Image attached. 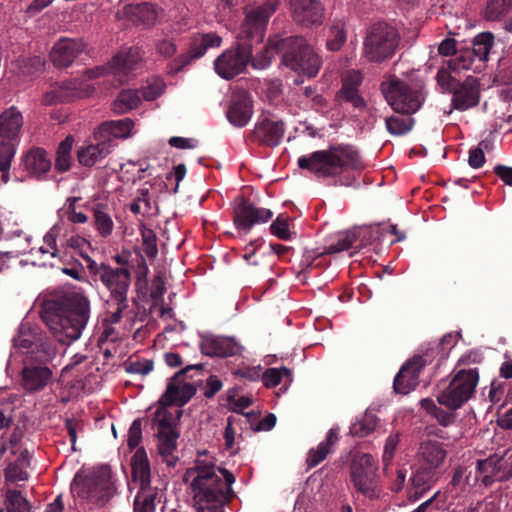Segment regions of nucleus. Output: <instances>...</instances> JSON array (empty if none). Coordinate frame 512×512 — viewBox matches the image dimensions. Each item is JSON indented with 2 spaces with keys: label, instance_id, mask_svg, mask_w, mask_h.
I'll return each instance as SVG.
<instances>
[{
  "label": "nucleus",
  "instance_id": "nucleus-62",
  "mask_svg": "<svg viewBox=\"0 0 512 512\" xmlns=\"http://www.w3.org/2000/svg\"><path fill=\"white\" fill-rule=\"evenodd\" d=\"M142 440V420L140 418L135 419L127 435V445L132 450L138 447Z\"/></svg>",
  "mask_w": 512,
  "mask_h": 512
},
{
  "label": "nucleus",
  "instance_id": "nucleus-53",
  "mask_svg": "<svg viewBox=\"0 0 512 512\" xmlns=\"http://www.w3.org/2000/svg\"><path fill=\"white\" fill-rule=\"evenodd\" d=\"M131 268L136 276V286L139 289L146 288L148 285V266L145 262V258H133Z\"/></svg>",
  "mask_w": 512,
  "mask_h": 512
},
{
  "label": "nucleus",
  "instance_id": "nucleus-25",
  "mask_svg": "<svg viewBox=\"0 0 512 512\" xmlns=\"http://www.w3.org/2000/svg\"><path fill=\"white\" fill-rule=\"evenodd\" d=\"M363 81L360 71L352 70L347 72L342 80V87L337 93V98L350 103L354 108L364 109L366 102L359 94V86Z\"/></svg>",
  "mask_w": 512,
  "mask_h": 512
},
{
  "label": "nucleus",
  "instance_id": "nucleus-60",
  "mask_svg": "<svg viewBox=\"0 0 512 512\" xmlns=\"http://www.w3.org/2000/svg\"><path fill=\"white\" fill-rule=\"evenodd\" d=\"M328 265L327 262H323V258H305V260L301 259L299 267L300 270L297 271V277L301 276L303 279H306L309 274L316 268L323 267Z\"/></svg>",
  "mask_w": 512,
  "mask_h": 512
},
{
  "label": "nucleus",
  "instance_id": "nucleus-29",
  "mask_svg": "<svg viewBox=\"0 0 512 512\" xmlns=\"http://www.w3.org/2000/svg\"><path fill=\"white\" fill-rule=\"evenodd\" d=\"M438 480V473L432 468L421 466L410 479L409 499L416 501L430 490Z\"/></svg>",
  "mask_w": 512,
  "mask_h": 512
},
{
  "label": "nucleus",
  "instance_id": "nucleus-23",
  "mask_svg": "<svg viewBox=\"0 0 512 512\" xmlns=\"http://www.w3.org/2000/svg\"><path fill=\"white\" fill-rule=\"evenodd\" d=\"M252 114L253 104L250 94L243 89L234 91L227 111L229 122L234 126L244 127L250 121Z\"/></svg>",
  "mask_w": 512,
  "mask_h": 512
},
{
  "label": "nucleus",
  "instance_id": "nucleus-64",
  "mask_svg": "<svg viewBox=\"0 0 512 512\" xmlns=\"http://www.w3.org/2000/svg\"><path fill=\"white\" fill-rule=\"evenodd\" d=\"M332 37L327 41V48L330 51H338L346 42V33L338 26L331 28Z\"/></svg>",
  "mask_w": 512,
  "mask_h": 512
},
{
  "label": "nucleus",
  "instance_id": "nucleus-50",
  "mask_svg": "<svg viewBox=\"0 0 512 512\" xmlns=\"http://www.w3.org/2000/svg\"><path fill=\"white\" fill-rule=\"evenodd\" d=\"M512 10V0H489L485 16L488 20H499Z\"/></svg>",
  "mask_w": 512,
  "mask_h": 512
},
{
  "label": "nucleus",
  "instance_id": "nucleus-7",
  "mask_svg": "<svg viewBox=\"0 0 512 512\" xmlns=\"http://www.w3.org/2000/svg\"><path fill=\"white\" fill-rule=\"evenodd\" d=\"M274 51L281 55L282 63L291 70L315 77L321 67V59L303 37L290 36L269 39L265 54Z\"/></svg>",
  "mask_w": 512,
  "mask_h": 512
},
{
  "label": "nucleus",
  "instance_id": "nucleus-24",
  "mask_svg": "<svg viewBox=\"0 0 512 512\" xmlns=\"http://www.w3.org/2000/svg\"><path fill=\"white\" fill-rule=\"evenodd\" d=\"M200 349L206 356L228 357L239 354L241 347L231 338L207 335L202 338Z\"/></svg>",
  "mask_w": 512,
  "mask_h": 512
},
{
  "label": "nucleus",
  "instance_id": "nucleus-37",
  "mask_svg": "<svg viewBox=\"0 0 512 512\" xmlns=\"http://www.w3.org/2000/svg\"><path fill=\"white\" fill-rule=\"evenodd\" d=\"M156 436L158 438V450L160 455L168 466L174 467L178 461V457L173 455V452L177 448V439L179 438L178 430H170L164 433H158V431H156Z\"/></svg>",
  "mask_w": 512,
  "mask_h": 512
},
{
  "label": "nucleus",
  "instance_id": "nucleus-46",
  "mask_svg": "<svg viewBox=\"0 0 512 512\" xmlns=\"http://www.w3.org/2000/svg\"><path fill=\"white\" fill-rule=\"evenodd\" d=\"M39 340L29 327L21 325L18 334L13 338V345L16 350L26 355L39 343Z\"/></svg>",
  "mask_w": 512,
  "mask_h": 512
},
{
  "label": "nucleus",
  "instance_id": "nucleus-12",
  "mask_svg": "<svg viewBox=\"0 0 512 512\" xmlns=\"http://www.w3.org/2000/svg\"><path fill=\"white\" fill-rule=\"evenodd\" d=\"M350 482L354 491L369 500L380 497L378 464L370 454L356 456L350 465Z\"/></svg>",
  "mask_w": 512,
  "mask_h": 512
},
{
  "label": "nucleus",
  "instance_id": "nucleus-18",
  "mask_svg": "<svg viewBox=\"0 0 512 512\" xmlns=\"http://www.w3.org/2000/svg\"><path fill=\"white\" fill-rule=\"evenodd\" d=\"M293 20L306 27L321 25L324 8L319 0H289Z\"/></svg>",
  "mask_w": 512,
  "mask_h": 512
},
{
  "label": "nucleus",
  "instance_id": "nucleus-9",
  "mask_svg": "<svg viewBox=\"0 0 512 512\" xmlns=\"http://www.w3.org/2000/svg\"><path fill=\"white\" fill-rule=\"evenodd\" d=\"M121 267L111 268L101 264L96 274L110 291L107 305L113 310L109 311L107 320L110 323H118L122 313L128 308L127 293L131 282V271L128 268L129 258H115Z\"/></svg>",
  "mask_w": 512,
  "mask_h": 512
},
{
  "label": "nucleus",
  "instance_id": "nucleus-55",
  "mask_svg": "<svg viewBox=\"0 0 512 512\" xmlns=\"http://www.w3.org/2000/svg\"><path fill=\"white\" fill-rule=\"evenodd\" d=\"M4 475L7 481H25L28 479V473L25 471V466L20 464L19 461L9 462L4 470Z\"/></svg>",
  "mask_w": 512,
  "mask_h": 512
},
{
  "label": "nucleus",
  "instance_id": "nucleus-35",
  "mask_svg": "<svg viewBox=\"0 0 512 512\" xmlns=\"http://www.w3.org/2000/svg\"><path fill=\"white\" fill-rule=\"evenodd\" d=\"M56 355V348L48 341L39 340V343L24 357V365L47 366Z\"/></svg>",
  "mask_w": 512,
  "mask_h": 512
},
{
  "label": "nucleus",
  "instance_id": "nucleus-59",
  "mask_svg": "<svg viewBox=\"0 0 512 512\" xmlns=\"http://www.w3.org/2000/svg\"><path fill=\"white\" fill-rule=\"evenodd\" d=\"M193 57L187 51L186 53L180 54L176 58H174L171 62L167 64L166 70L169 75H176L181 72L186 66H188L192 61Z\"/></svg>",
  "mask_w": 512,
  "mask_h": 512
},
{
  "label": "nucleus",
  "instance_id": "nucleus-47",
  "mask_svg": "<svg viewBox=\"0 0 512 512\" xmlns=\"http://www.w3.org/2000/svg\"><path fill=\"white\" fill-rule=\"evenodd\" d=\"M378 418L371 412H365L363 417L352 424L350 433L354 437L364 438L371 434L377 426Z\"/></svg>",
  "mask_w": 512,
  "mask_h": 512
},
{
  "label": "nucleus",
  "instance_id": "nucleus-5",
  "mask_svg": "<svg viewBox=\"0 0 512 512\" xmlns=\"http://www.w3.org/2000/svg\"><path fill=\"white\" fill-rule=\"evenodd\" d=\"M70 488L73 496L86 504L89 510L105 506L115 493L112 472L107 465L78 471Z\"/></svg>",
  "mask_w": 512,
  "mask_h": 512
},
{
  "label": "nucleus",
  "instance_id": "nucleus-1",
  "mask_svg": "<svg viewBox=\"0 0 512 512\" xmlns=\"http://www.w3.org/2000/svg\"><path fill=\"white\" fill-rule=\"evenodd\" d=\"M40 301V316L59 343L69 345L80 338L90 317V301L80 289L49 290Z\"/></svg>",
  "mask_w": 512,
  "mask_h": 512
},
{
  "label": "nucleus",
  "instance_id": "nucleus-58",
  "mask_svg": "<svg viewBox=\"0 0 512 512\" xmlns=\"http://www.w3.org/2000/svg\"><path fill=\"white\" fill-rule=\"evenodd\" d=\"M400 436L398 433L391 434L388 436L385 442L384 451L382 455V461L385 467L389 466L395 455L397 446L399 444Z\"/></svg>",
  "mask_w": 512,
  "mask_h": 512
},
{
  "label": "nucleus",
  "instance_id": "nucleus-31",
  "mask_svg": "<svg viewBox=\"0 0 512 512\" xmlns=\"http://www.w3.org/2000/svg\"><path fill=\"white\" fill-rule=\"evenodd\" d=\"M131 469L133 481L139 483L140 489L152 488L150 464L144 448H138L132 456Z\"/></svg>",
  "mask_w": 512,
  "mask_h": 512
},
{
  "label": "nucleus",
  "instance_id": "nucleus-63",
  "mask_svg": "<svg viewBox=\"0 0 512 512\" xmlns=\"http://www.w3.org/2000/svg\"><path fill=\"white\" fill-rule=\"evenodd\" d=\"M156 53L163 58H171L177 53V45L171 39H161L155 44Z\"/></svg>",
  "mask_w": 512,
  "mask_h": 512
},
{
  "label": "nucleus",
  "instance_id": "nucleus-15",
  "mask_svg": "<svg viewBox=\"0 0 512 512\" xmlns=\"http://www.w3.org/2000/svg\"><path fill=\"white\" fill-rule=\"evenodd\" d=\"M277 3L267 1L254 8L245 9V19L241 24L239 40L246 41L256 39L262 41L268 20L276 11Z\"/></svg>",
  "mask_w": 512,
  "mask_h": 512
},
{
  "label": "nucleus",
  "instance_id": "nucleus-4",
  "mask_svg": "<svg viewBox=\"0 0 512 512\" xmlns=\"http://www.w3.org/2000/svg\"><path fill=\"white\" fill-rule=\"evenodd\" d=\"M298 167L317 178L337 177L345 171L363 167L358 151L351 145H331L298 158Z\"/></svg>",
  "mask_w": 512,
  "mask_h": 512
},
{
  "label": "nucleus",
  "instance_id": "nucleus-8",
  "mask_svg": "<svg viewBox=\"0 0 512 512\" xmlns=\"http://www.w3.org/2000/svg\"><path fill=\"white\" fill-rule=\"evenodd\" d=\"M456 337L449 333L444 335L440 342L431 344L421 354L414 355L409 359L397 373L393 387L397 393L408 394L419 383V376L422 370L430 365L436 358L437 366H440L447 359L448 351L456 344Z\"/></svg>",
  "mask_w": 512,
  "mask_h": 512
},
{
  "label": "nucleus",
  "instance_id": "nucleus-51",
  "mask_svg": "<svg viewBox=\"0 0 512 512\" xmlns=\"http://www.w3.org/2000/svg\"><path fill=\"white\" fill-rule=\"evenodd\" d=\"M455 58L448 61V66L453 71L469 70L475 61L470 48H462L454 54Z\"/></svg>",
  "mask_w": 512,
  "mask_h": 512
},
{
  "label": "nucleus",
  "instance_id": "nucleus-34",
  "mask_svg": "<svg viewBox=\"0 0 512 512\" xmlns=\"http://www.w3.org/2000/svg\"><path fill=\"white\" fill-rule=\"evenodd\" d=\"M419 455L425 462V467L436 470L443 463L447 453L441 443L428 440L421 443Z\"/></svg>",
  "mask_w": 512,
  "mask_h": 512
},
{
  "label": "nucleus",
  "instance_id": "nucleus-10",
  "mask_svg": "<svg viewBox=\"0 0 512 512\" xmlns=\"http://www.w3.org/2000/svg\"><path fill=\"white\" fill-rule=\"evenodd\" d=\"M24 124L22 113L11 106L0 114V182L10 181V169Z\"/></svg>",
  "mask_w": 512,
  "mask_h": 512
},
{
  "label": "nucleus",
  "instance_id": "nucleus-28",
  "mask_svg": "<svg viewBox=\"0 0 512 512\" xmlns=\"http://www.w3.org/2000/svg\"><path fill=\"white\" fill-rule=\"evenodd\" d=\"M25 170L36 177L48 173L51 169V160L45 149L33 147L21 157Z\"/></svg>",
  "mask_w": 512,
  "mask_h": 512
},
{
  "label": "nucleus",
  "instance_id": "nucleus-42",
  "mask_svg": "<svg viewBox=\"0 0 512 512\" xmlns=\"http://www.w3.org/2000/svg\"><path fill=\"white\" fill-rule=\"evenodd\" d=\"M74 143V137L67 135L58 145L55 159V169L58 172H66L71 167V150Z\"/></svg>",
  "mask_w": 512,
  "mask_h": 512
},
{
  "label": "nucleus",
  "instance_id": "nucleus-33",
  "mask_svg": "<svg viewBox=\"0 0 512 512\" xmlns=\"http://www.w3.org/2000/svg\"><path fill=\"white\" fill-rule=\"evenodd\" d=\"M222 44V38L215 32L197 33L191 37L188 48L193 59L201 58L210 48H218Z\"/></svg>",
  "mask_w": 512,
  "mask_h": 512
},
{
  "label": "nucleus",
  "instance_id": "nucleus-21",
  "mask_svg": "<svg viewBox=\"0 0 512 512\" xmlns=\"http://www.w3.org/2000/svg\"><path fill=\"white\" fill-rule=\"evenodd\" d=\"M285 133V123L281 120L264 118L257 122L251 132L250 139L259 145L276 147Z\"/></svg>",
  "mask_w": 512,
  "mask_h": 512
},
{
  "label": "nucleus",
  "instance_id": "nucleus-17",
  "mask_svg": "<svg viewBox=\"0 0 512 512\" xmlns=\"http://www.w3.org/2000/svg\"><path fill=\"white\" fill-rule=\"evenodd\" d=\"M87 48L88 43L83 38L61 37L51 48L50 61L56 68H68Z\"/></svg>",
  "mask_w": 512,
  "mask_h": 512
},
{
  "label": "nucleus",
  "instance_id": "nucleus-52",
  "mask_svg": "<svg viewBox=\"0 0 512 512\" xmlns=\"http://www.w3.org/2000/svg\"><path fill=\"white\" fill-rule=\"evenodd\" d=\"M166 85L161 78H153L148 84L138 89L140 91L141 101H153L160 97L165 91Z\"/></svg>",
  "mask_w": 512,
  "mask_h": 512
},
{
  "label": "nucleus",
  "instance_id": "nucleus-26",
  "mask_svg": "<svg viewBox=\"0 0 512 512\" xmlns=\"http://www.w3.org/2000/svg\"><path fill=\"white\" fill-rule=\"evenodd\" d=\"M123 14L135 24L152 27L157 22L159 9L152 3L143 2L124 6Z\"/></svg>",
  "mask_w": 512,
  "mask_h": 512
},
{
  "label": "nucleus",
  "instance_id": "nucleus-48",
  "mask_svg": "<svg viewBox=\"0 0 512 512\" xmlns=\"http://www.w3.org/2000/svg\"><path fill=\"white\" fill-rule=\"evenodd\" d=\"M5 507L7 512H30L31 504L15 489H8L5 495Z\"/></svg>",
  "mask_w": 512,
  "mask_h": 512
},
{
  "label": "nucleus",
  "instance_id": "nucleus-41",
  "mask_svg": "<svg viewBox=\"0 0 512 512\" xmlns=\"http://www.w3.org/2000/svg\"><path fill=\"white\" fill-rule=\"evenodd\" d=\"M494 36L491 32H483L476 35L472 41L473 47L470 48L475 60H488L489 53L493 47Z\"/></svg>",
  "mask_w": 512,
  "mask_h": 512
},
{
  "label": "nucleus",
  "instance_id": "nucleus-16",
  "mask_svg": "<svg viewBox=\"0 0 512 512\" xmlns=\"http://www.w3.org/2000/svg\"><path fill=\"white\" fill-rule=\"evenodd\" d=\"M191 370H203L202 364L188 365L178 371L172 378H170L166 391L159 400V405L171 406L176 405L179 407L184 406L196 393V387L192 383L184 381L183 377Z\"/></svg>",
  "mask_w": 512,
  "mask_h": 512
},
{
  "label": "nucleus",
  "instance_id": "nucleus-36",
  "mask_svg": "<svg viewBox=\"0 0 512 512\" xmlns=\"http://www.w3.org/2000/svg\"><path fill=\"white\" fill-rule=\"evenodd\" d=\"M501 462L502 457L496 454L477 461L476 477H481V482L485 487L491 486L495 482V477L502 468Z\"/></svg>",
  "mask_w": 512,
  "mask_h": 512
},
{
  "label": "nucleus",
  "instance_id": "nucleus-11",
  "mask_svg": "<svg viewBox=\"0 0 512 512\" xmlns=\"http://www.w3.org/2000/svg\"><path fill=\"white\" fill-rule=\"evenodd\" d=\"M400 35L397 29L385 22H377L366 30L362 56L371 63L381 64L394 57L399 43Z\"/></svg>",
  "mask_w": 512,
  "mask_h": 512
},
{
  "label": "nucleus",
  "instance_id": "nucleus-57",
  "mask_svg": "<svg viewBox=\"0 0 512 512\" xmlns=\"http://www.w3.org/2000/svg\"><path fill=\"white\" fill-rule=\"evenodd\" d=\"M153 367L154 363L152 360H135L128 361L125 365V370L131 374L147 375L153 370Z\"/></svg>",
  "mask_w": 512,
  "mask_h": 512
},
{
  "label": "nucleus",
  "instance_id": "nucleus-44",
  "mask_svg": "<svg viewBox=\"0 0 512 512\" xmlns=\"http://www.w3.org/2000/svg\"><path fill=\"white\" fill-rule=\"evenodd\" d=\"M94 226L99 234L106 238L113 232L114 223L103 204H96L93 207Z\"/></svg>",
  "mask_w": 512,
  "mask_h": 512
},
{
  "label": "nucleus",
  "instance_id": "nucleus-61",
  "mask_svg": "<svg viewBox=\"0 0 512 512\" xmlns=\"http://www.w3.org/2000/svg\"><path fill=\"white\" fill-rule=\"evenodd\" d=\"M483 146L487 147L486 141H481L477 147L469 150L468 164L473 169L481 168L485 164Z\"/></svg>",
  "mask_w": 512,
  "mask_h": 512
},
{
  "label": "nucleus",
  "instance_id": "nucleus-20",
  "mask_svg": "<svg viewBox=\"0 0 512 512\" xmlns=\"http://www.w3.org/2000/svg\"><path fill=\"white\" fill-rule=\"evenodd\" d=\"M451 104L453 109L466 111L478 105L480 101V83L473 76L459 82L452 91Z\"/></svg>",
  "mask_w": 512,
  "mask_h": 512
},
{
  "label": "nucleus",
  "instance_id": "nucleus-32",
  "mask_svg": "<svg viewBox=\"0 0 512 512\" xmlns=\"http://www.w3.org/2000/svg\"><path fill=\"white\" fill-rule=\"evenodd\" d=\"M339 441V429L331 428L324 441L320 442L316 448L309 450L306 463L309 468L316 467L332 452V447Z\"/></svg>",
  "mask_w": 512,
  "mask_h": 512
},
{
  "label": "nucleus",
  "instance_id": "nucleus-39",
  "mask_svg": "<svg viewBox=\"0 0 512 512\" xmlns=\"http://www.w3.org/2000/svg\"><path fill=\"white\" fill-rule=\"evenodd\" d=\"M140 91L138 89H124L119 92L111 104L112 111L122 115L138 108L141 104Z\"/></svg>",
  "mask_w": 512,
  "mask_h": 512
},
{
  "label": "nucleus",
  "instance_id": "nucleus-30",
  "mask_svg": "<svg viewBox=\"0 0 512 512\" xmlns=\"http://www.w3.org/2000/svg\"><path fill=\"white\" fill-rule=\"evenodd\" d=\"M52 377V371L47 366L24 365L22 385L25 390L33 392L43 389Z\"/></svg>",
  "mask_w": 512,
  "mask_h": 512
},
{
  "label": "nucleus",
  "instance_id": "nucleus-13",
  "mask_svg": "<svg viewBox=\"0 0 512 512\" xmlns=\"http://www.w3.org/2000/svg\"><path fill=\"white\" fill-rule=\"evenodd\" d=\"M381 92L392 109L403 115H412L424 101L422 92L397 77H391L381 84Z\"/></svg>",
  "mask_w": 512,
  "mask_h": 512
},
{
  "label": "nucleus",
  "instance_id": "nucleus-19",
  "mask_svg": "<svg viewBox=\"0 0 512 512\" xmlns=\"http://www.w3.org/2000/svg\"><path fill=\"white\" fill-rule=\"evenodd\" d=\"M273 213L269 209L257 208L249 201L241 198L234 209V224L238 229L248 232L252 226L270 220Z\"/></svg>",
  "mask_w": 512,
  "mask_h": 512
},
{
  "label": "nucleus",
  "instance_id": "nucleus-45",
  "mask_svg": "<svg viewBox=\"0 0 512 512\" xmlns=\"http://www.w3.org/2000/svg\"><path fill=\"white\" fill-rule=\"evenodd\" d=\"M385 125L387 131L396 136L408 133L414 125V119L411 115H392L386 118Z\"/></svg>",
  "mask_w": 512,
  "mask_h": 512
},
{
  "label": "nucleus",
  "instance_id": "nucleus-54",
  "mask_svg": "<svg viewBox=\"0 0 512 512\" xmlns=\"http://www.w3.org/2000/svg\"><path fill=\"white\" fill-rule=\"evenodd\" d=\"M271 233L281 240H288L291 237L289 218L279 215L270 225Z\"/></svg>",
  "mask_w": 512,
  "mask_h": 512
},
{
  "label": "nucleus",
  "instance_id": "nucleus-3",
  "mask_svg": "<svg viewBox=\"0 0 512 512\" xmlns=\"http://www.w3.org/2000/svg\"><path fill=\"white\" fill-rule=\"evenodd\" d=\"M405 233L398 230L397 225L391 224L387 228L380 226H355L339 231L335 240L324 252L318 256L350 251V256L355 254H381L383 248L395 242L402 241Z\"/></svg>",
  "mask_w": 512,
  "mask_h": 512
},
{
  "label": "nucleus",
  "instance_id": "nucleus-14",
  "mask_svg": "<svg viewBox=\"0 0 512 512\" xmlns=\"http://www.w3.org/2000/svg\"><path fill=\"white\" fill-rule=\"evenodd\" d=\"M251 59L252 45L242 41L222 52L214 61V69L222 79L231 80L246 70Z\"/></svg>",
  "mask_w": 512,
  "mask_h": 512
},
{
  "label": "nucleus",
  "instance_id": "nucleus-40",
  "mask_svg": "<svg viewBox=\"0 0 512 512\" xmlns=\"http://www.w3.org/2000/svg\"><path fill=\"white\" fill-rule=\"evenodd\" d=\"M182 415V411L178 410L176 417L172 412L167 410V406L160 405L155 411L153 417V425L158 433H164L170 430H177V422Z\"/></svg>",
  "mask_w": 512,
  "mask_h": 512
},
{
  "label": "nucleus",
  "instance_id": "nucleus-27",
  "mask_svg": "<svg viewBox=\"0 0 512 512\" xmlns=\"http://www.w3.org/2000/svg\"><path fill=\"white\" fill-rule=\"evenodd\" d=\"M113 149V140L104 139L96 144L83 146L77 151L79 163L85 167H92L102 159L106 158Z\"/></svg>",
  "mask_w": 512,
  "mask_h": 512
},
{
  "label": "nucleus",
  "instance_id": "nucleus-43",
  "mask_svg": "<svg viewBox=\"0 0 512 512\" xmlns=\"http://www.w3.org/2000/svg\"><path fill=\"white\" fill-rule=\"evenodd\" d=\"M157 496L156 488L139 489L134 499V512H155Z\"/></svg>",
  "mask_w": 512,
  "mask_h": 512
},
{
  "label": "nucleus",
  "instance_id": "nucleus-6",
  "mask_svg": "<svg viewBox=\"0 0 512 512\" xmlns=\"http://www.w3.org/2000/svg\"><path fill=\"white\" fill-rule=\"evenodd\" d=\"M479 362L480 356L475 352L464 355L458 360L451 381L437 395L440 405L455 411L471 399L479 382V372L477 367H470V364Z\"/></svg>",
  "mask_w": 512,
  "mask_h": 512
},
{
  "label": "nucleus",
  "instance_id": "nucleus-22",
  "mask_svg": "<svg viewBox=\"0 0 512 512\" xmlns=\"http://www.w3.org/2000/svg\"><path fill=\"white\" fill-rule=\"evenodd\" d=\"M143 55L138 47L123 48L108 63L109 72L118 77L121 83L142 61Z\"/></svg>",
  "mask_w": 512,
  "mask_h": 512
},
{
  "label": "nucleus",
  "instance_id": "nucleus-2",
  "mask_svg": "<svg viewBox=\"0 0 512 512\" xmlns=\"http://www.w3.org/2000/svg\"><path fill=\"white\" fill-rule=\"evenodd\" d=\"M184 482L190 481L194 507L197 511L224 512L235 497L232 485L234 475L211 462L197 460L186 470Z\"/></svg>",
  "mask_w": 512,
  "mask_h": 512
},
{
  "label": "nucleus",
  "instance_id": "nucleus-38",
  "mask_svg": "<svg viewBox=\"0 0 512 512\" xmlns=\"http://www.w3.org/2000/svg\"><path fill=\"white\" fill-rule=\"evenodd\" d=\"M133 126L134 122L130 118L107 121L99 126L98 131L95 132V137L108 136L112 140L113 138H126L130 135Z\"/></svg>",
  "mask_w": 512,
  "mask_h": 512
},
{
  "label": "nucleus",
  "instance_id": "nucleus-56",
  "mask_svg": "<svg viewBox=\"0 0 512 512\" xmlns=\"http://www.w3.org/2000/svg\"><path fill=\"white\" fill-rule=\"evenodd\" d=\"M142 246L147 256H156L158 253L157 238L154 231L150 228L141 229Z\"/></svg>",
  "mask_w": 512,
  "mask_h": 512
},
{
  "label": "nucleus",
  "instance_id": "nucleus-49",
  "mask_svg": "<svg viewBox=\"0 0 512 512\" xmlns=\"http://www.w3.org/2000/svg\"><path fill=\"white\" fill-rule=\"evenodd\" d=\"M263 384L267 388H274L277 385L281 383V380L283 378L287 379L288 383H291L292 381V372L287 367H281V368H268L264 371V373L261 376Z\"/></svg>",
  "mask_w": 512,
  "mask_h": 512
}]
</instances>
